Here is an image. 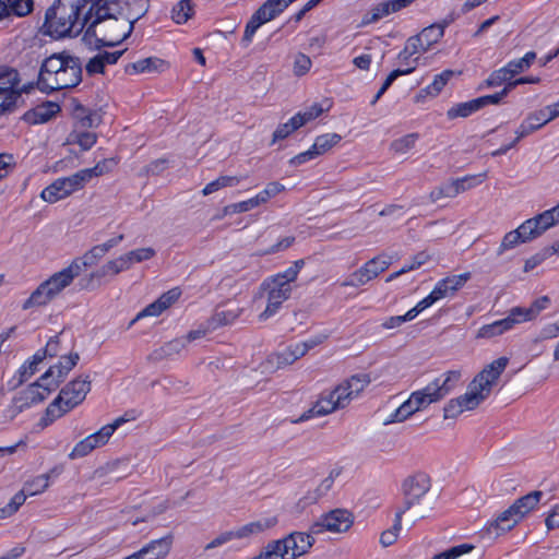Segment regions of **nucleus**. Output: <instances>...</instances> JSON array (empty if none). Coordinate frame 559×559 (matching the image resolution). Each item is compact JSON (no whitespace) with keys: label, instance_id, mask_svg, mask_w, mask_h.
I'll list each match as a JSON object with an SVG mask.
<instances>
[{"label":"nucleus","instance_id":"obj_22","mask_svg":"<svg viewBox=\"0 0 559 559\" xmlns=\"http://www.w3.org/2000/svg\"><path fill=\"white\" fill-rule=\"evenodd\" d=\"M516 324H519V320L515 318L512 309H510L506 318L480 326L477 331L476 337L487 340L492 338L511 331Z\"/></svg>","mask_w":559,"mask_h":559},{"label":"nucleus","instance_id":"obj_49","mask_svg":"<svg viewBox=\"0 0 559 559\" xmlns=\"http://www.w3.org/2000/svg\"><path fill=\"white\" fill-rule=\"evenodd\" d=\"M418 139V133H408L394 140L391 143V148L397 154H405L415 146Z\"/></svg>","mask_w":559,"mask_h":559},{"label":"nucleus","instance_id":"obj_3","mask_svg":"<svg viewBox=\"0 0 559 559\" xmlns=\"http://www.w3.org/2000/svg\"><path fill=\"white\" fill-rule=\"evenodd\" d=\"M108 7V0H90V7L84 12V21L87 22L86 34L96 35L99 32L103 34V37L97 39L100 46L115 47L131 35L133 26L119 14L102 16L100 9L107 11Z\"/></svg>","mask_w":559,"mask_h":559},{"label":"nucleus","instance_id":"obj_60","mask_svg":"<svg viewBox=\"0 0 559 559\" xmlns=\"http://www.w3.org/2000/svg\"><path fill=\"white\" fill-rule=\"evenodd\" d=\"M312 61L307 55L299 52L294 60V73L297 76H302L311 69Z\"/></svg>","mask_w":559,"mask_h":559},{"label":"nucleus","instance_id":"obj_26","mask_svg":"<svg viewBox=\"0 0 559 559\" xmlns=\"http://www.w3.org/2000/svg\"><path fill=\"white\" fill-rule=\"evenodd\" d=\"M108 441L105 439V437L102 435V432L98 430L83 440L79 441L72 451L69 453V459L75 460L80 457H84L87 454H90L94 449L102 447L106 444Z\"/></svg>","mask_w":559,"mask_h":559},{"label":"nucleus","instance_id":"obj_54","mask_svg":"<svg viewBox=\"0 0 559 559\" xmlns=\"http://www.w3.org/2000/svg\"><path fill=\"white\" fill-rule=\"evenodd\" d=\"M111 162L112 160L103 159V160L98 162L92 168H85V169L79 170L84 183L86 185L87 182H90L92 180V178L99 177V176L108 173L110 170V168L108 167V164Z\"/></svg>","mask_w":559,"mask_h":559},{"label":"nucleus","instance_id":"obj_38","mask_svg":"<svg viewBox=\"0 0 559 559\" xmlns=\"http://www.w3.org/2000/svg\"><path fill=\"white\" fill-rule=\"evenodd\" d=\"M53 297L47 290L43 283L31 294V296L23 302L22 309L27 310L35 307L48 305Z\"/></svg>","mask_w":559,"mask_h":559},{"label":"nucleus","instance_id":"obj_59","mask_svg":"<svg viewBox=\"0 0 559 559\" xmlns=\"http://www.w3.org/2000/svg\"><path fill=\"white\" fill-rule=\"evenodd\" d=\"M402 50L404 58L407 59L406 55H411L412 57H414L415 55H418L420 52H427L428 48H425V44L420 40L418 35H415L411 36L406 40L405 46Z\"/></svg>","mask_w":559,"mask_h":559},{"label":"nucleus","instance_id":"obj_8","mask_svg":"<svg viewBox=\"0 0 559 559\" xmlns=\"http://www.w3.org/2000/svg\"><path fill=\"white\" fill-rule=\"evenodd\" d=\"M261 290L266 293V307L260 314V320H267L278 312L282 305L290 297L293 288L292 285L280 283L269 276L262 282Z\"/></svg>","mask_w":559,"mask_h":559},{"label":"nucleus","instance_id":"obj_34","mask_svg":"<svg viewBox=\"0 0 559 559\" xmlns=\"http://www.w3.org/2000/svg\"><path fill=\"white\" fill-rule=\"evenodd\" d=\"M275 523H276L275 519H266V520L250 522V523L239 527L238 530H235L234 531L235 537H236V539H240V538L249 537L251 535L260 534V533L264 532L265 530L272 527Z\"/></svg>","mask_w":559,"mask_h":559},{"label":"nucleus","instance_id":"obj_9","mask_svg":"<svg viewBox=\"0 0 559 559\" xmlns=\"http://www.w3.org/2000/svg\"><path fill=\"white\" fill-rule=\"evenodd\" d=\"M84 187L85 183L80 173L76 171L71 176L57 178L40 192V198L52 204L82 190Z\"/></svg>","mask_w":559,"mask_h":559},{"label":"nucleus","instance_id":"obj_55","mask_svg":"<svg viewBox=\"0 0 559 559\" xmlns=\"http://www.w3.org/2000/svg\"><path fill=\"white\" fill-rule=\"evenodd\" d=\"M285 190V186L278 181L269 182L263 190L255 194V198L259 200V204H265L272 198L276 197L281 192Z\"/></svg>","mask_w":559,"mask_h":559},{"label":"nucleus","instance_id":"obj_20","mask_svg":"<svg viewBox=\"0 0 559 559\" xmlns=\"http://www.w3.org/2000/svg\"><path fill=\"white\" fill-rule=\"evenodd\" d=\"M469 277L471 274L466 272L459 275L441 278L436 283L433 289L430 292V295L433 297L436 302L452 296L456 290L464 286Z\"/></svg>","mask_w":559,"mask_h":559},{"label":"nucleus","instance_id":"obj_25","mask_svg":"<svg viewBox=\"0 0 559 559\" xmlns=\"http://www.w3.org/2000/svg\"><path fill=\"white\" fill-rule=\"evenodd\" d=\"M73 270L76 271L75 266L68 265L43 282L53 299L78 277Z\"/></svg>","mask_w":559,"mask_h":559},{"label":"nucleus","instance_id":"obj_2","mask_svg":"<svg viewBox=\"0 0 559 559\" xmlns=\"http://www.w3.org/2000/svg\"><path fill=\"white\" fill-rule=\"evenodd\" d=\"M370 381V376L367 373L352 376L333 390L322 392L312 407L304 412L293 423H305L314 417L325 416L336 409L346 407L354 399L358 397Z\"/></svg>","mask_w":559,"mask_h":559},{"label":"nucleus","instance_id":"obj_31","mask_svg":"<svg viewBox=\"0 0 559 559\" xmlns=\"http://www.w3.org/2000/svg\"><path fill=\"white\" fill-rule=\"evenodd\" d=\"M103 249L100 247L94 246L88 251H86L82 257L75 258L69 264L70 266H75L76 271L73 270L79 276L83 270L91 267L98 263V261L104 257Z\"/></svg>","mask_w":559,"mask_h":559},{"label":"nucleus","instance_id":"obj_61","mask_svg":"<svg viewBox=\"0 0 559 559\" xmlns=\"http://www.w3.org/2000/svg\"><path fill=\"white\" fill-rule=\"evenodd\" d=\"M165 311L162 304L158 299L147 305L143 310H141L136 317L132 320L131 324L136 322L138 320L144 318V317H158Z\"/></svg>","mask_w":559,"mask_h":559},{"label":"nucleus","instance_id":"obj_1","mask_svg":"<svg viewBox=\"0 0 559 559\" xmlns=\"http://www.w3.org/2000/svg\"><path fill=\"white\" fill-rule=\"evenodd\" d=\"M83 67L79 57L68 51L47 57L39 69L37 88L46 94L73 88L82 82Z\"/></svg>","mask_w":559,"mask_h":559},{"label":"nucleus","instance_id":"obj_51","mask_svg":"<svg viewBox=\"0 0 559 559\" xmlns=\"http://www.w3.org/2000/svg\"><path fill=\"white\" fill-rule=\"evenodd\" d=\"M155 254H156L155 249H153L151 247H146V248H139V249L131 250V251L124 253L123 255L127 259V262L131 267L134 263H141L143 261L151 260Z\"/></svg>","mask_w":559,"mask_h":559},{"label":"nucleus","instance_id":"obj_29","mask_svg":"<svg viewBox=\"0 0 559 559\" xmlns=\"http://www.w3.org/2000/svg\"><path fill=\"white\" fill-rule=\"evenodd\" d=\"M549 121L546 118L544 111L540 109L535 110L527 115V117L521 122V124L515 130V134H518V139H523L530 135L531 133L539 130Z\"/></svg>","mask_w":559,"mask_h":559},{"label":"nucleus","instance_id":"obj_7","mask_svg":"<svg viewBox=\"0 0 559 559\" xmlns=\"http://www.w3.org/2000/svg\"><path fill=\"white\" fill-rule=\"evenodd\" d=\"M461 379V370H448L423 389L412 392L408 397L414 404L415 409L420 412L449 395L457 386Z\"/></svg>","mask_w":559,"mask_h":559},{"label":"nucleus","instance_id":"obj_28","mask_svg":"<svg viewBox=\"0 0 559 559\" xmlns=\"http://www.w3.org/2000/svg\"><path fill=\"white\" fill-rule=\"evenodd\" d=\"M165 61L158 57H147L138 61L128 63L124 67L127 74L134 75L141 73L160 72L165 67Z\"/></svg>","mask_w":559,"mask_h":559},{"label":"nucleus","instance_id":"obj_5","mask_svg":"<svg viewBox=\"0 0 559 559\" xmlns=\"http://www.w3.org/2000/svg\"><path fill=\"white\" fill-rule=\"evenodd\" d=\"M90 391L91 380L88 376L78 377L70 381L47 406L45 414L39 420V425L43 428L52 425L57 419L83 403Z\"/></svg>","mask_w":559,"mask_h":559},{"label":"nucleus","instance_id":"obj_39","mask_svg":"<svg viewBox=\"0 0 559 559\" xmlns=\"http://www.w3.org/2000/svg\"><path fill=\"white\" fill-rule=\"evenodd\" d=\"M479 109L480 108H479L477 98H474L468 102L459 103V104L452 106L448 110L447 116L449 119H455L459 117L466 118V117L473 115L474 112L478 111Z\"/></svg>","mask_w":559,"mask_h":559},{"label":"nucleus","instance_id":"obj_62","mask_svg":"<svg viewBox=\"0 0 559 559\" xmlns=\"http://www.w3.org/2000/svg\"><path fill=\"white\" fill-rule=\"evenodd\" d=\"M338 472L331 471L328 477L321 480L320 485L317 487L314 491V496L312 499L317 500L323 496H325L330 489L332 488L335 477L338 476Z\"/></svg>","mask_w":559,"mask_h":559},{"label":"nucleus","instance_id":"obj_14","mask_svg":"<svg viewBox=\"0 0 559 559\" xmlns=\"http://www.w3.org/2000/svg\"><path fill=\"white\" fill-rule=\"evenodd\" d=\"M539 236L540 234L531 217L524 221L516 229L511 230L504 235L497 250V254L501 255L506 251L515 248L520 243L527 242Z\"/></svg>","mask_w":559,"mask_h":559},{"label":"nucleus","instance_id":"obj_16","mask_svg":"<svg viewBox=\"0 0 559 559\" xmlns=\"http://www.w3.org/2000/svg\"><path fill=\"white\" fill-rule=\"evenodd\" d=\"M286 559H296L309 551L314 543L311 534L294 532L281 539Z\"/></svg>","mask_w":559,"mask_h":559},{"label":"nucleus","instance_id":"obj_48","mask_svg":"<svg viewBox=\"0 0 559 559\" xmlns=\"http://www.w3.org/2000/svg\"><path fill=\"white\" fill-rule=\"evenodd\" d=\"M281 539L269 543L263 549L250 559H286V555L282 550Z\"/></svg>","mask_w":559,"mask_h":559},{"label":"nucleus","instance_id":"obj_30","mask_svg":"<svg viewBox=\"0 0 559 559\" xmlns=\"http://www.w3.org/2000/svg\"><path fill=\"white\" fill-rule=\"evenodd\" d=\"M19 82L16 70L9 67H0V93L8 96L12 94L15 96V99H19L21 97V93L16 90Z\"/></svg>","mask_w":559,"mask_h":559},{"label":"nucleus","instance_id":"obj_57","mask_svg":"<svg viewBox=\"0 0 559 559\" xmlns=\"http://www.w3.org/2000/svg\"><path fill=\"white\" fill-rule=\"evenodd\" d=\"M457 193L455 192V189L453 187L452 181L444 182L440 185L439 187L431 190L429 198L431 202H437L440 199L443 198H455Z\"/></svg>","mask_w":559,"mask_h":559},{"label":"nucleus","instance_id":"obj_41","mask_svg":"<svg viewBox=\"0 0 559 559\" xmlns=\"http://www.w3.org/2000/svg\"><path fill=\"white\" fill-rule=\"evenodd\" d=\"M444 35V25H435L431 24L425 27L419 34L418 37L425 44V48L430 49V47L437 44Z\"/></svg>","mask_w":559,"mask_h":559},{"label":"nucleus","instance_id":"obj_52","mask_svg":"<svg viewBox=\"0 0 559 559\" xmlns=\"http://www.w3.org/2000/svg\"><path fill=\"white\" fill-rule=\"evenodd\" d=\"M474 549L475 546L473 544H461L435 555L431 559H457L463 555L469 554Z\"/></svg>","mask_w":559,"mask_h":559},{"label":"nucleus","instance_id":"obj_43","mask_svg":"<svg viewBox=\"0 0 559 559\" xmlns=\"http://www.w3.org/2000/svg\"><path fill=\"white\" fill-rule=\"evenodd\" d=\"M36 371L37 368L34 365H29L28 360H25L13 374V377L8 381V385L11 389H16L17 386L22 385Z\"/></svg>","mask_w":559,"mask_h":559},{"label":"nucleus","instance_id":"obj_47","mask_svg":"<svg viewBox=\"0 0 559 559\" xmlns=\"http://www.w3.org/2000/svg\"><path fill=\"white\" fill-rule=\"evenodd\" d=\"M49 486V475L41 474L26 481L23 486L24 492L28 496H36L44 492Z\"/></svg>","mask_w":559,"mask_h":559},{"label":"nucleus","instance_id":"obj_18","mask_svg":"<svg viewBox=\"0 0 559 559\" xmlns=\"http://www.w3.org/2000/svg\"><path fill=\"white\" fill-rule=\"evenodd\" d=\"M401 490L404 498L419 504L430 490V479L423 473L409 476L402 483Z\"/></svg>","mask_w":559,"mask_h":559},{"label":"nucleus","instance_id":"obj_4","mask_svg":"<svg viewBox=\"0 0 559 559\" xmlns=\"http://www.w3.org/2000/svg\"><path fill=\"white\" fill-rule=\"evenodd\" d=\"M90 5V0H55L46 11L44 27L46 34L55 38L78 36L87 22L82 11Z\"/></svg>","mask_w":559,"mask_h":559},{"label":"nucleus","instance_id":"obj_17","mask_svg":"<svg viewBox=\"0 0 559 559\" xmlns=\"http://www.w3.org/2000/svg\"><path fill=\"white\" fill-rule=\"evenodd\" d=\"M56 388L57 386H52V381H43L40 376L36 382L29 384L25 390L21 392L19 397L21 407H31L41 403Z\"/></svg>","mask_w":559,"mask_h":559},{"label":"nucleus","instance_id":"obj_36","mask_svg":"<svg viewBox=\"0 0 559 559\" xmlns=\"http://www.w3.org/2000/svg\"><path fill=\"white\" fill-rule=\"evenodd\" d=\"M536 59L534 51H527L522 58L513 59L507 62L503 67L509 76L513 79L515 75L527 70Z\"/></svg>","mask_w":559,"mask_h":559},{"label":"nucleus","instance_id":"obj_53","mask_svg":"<svg viewBox=\"0 0 559 559\" xmlns=\"http://www.w3.org/2000/svg\"><path fill=\"white\" fill-rule=\"evenodd\" d=\"M81 111L87 112V108L83 105H78L74 109V116L82 127L93 128L98 126L100 118L96 111L90 110L85 116H81Z\"/></svg>","mask_w":559,"mask_h":559},{"label":"nucleus","instance_id":"obj_19","mask_svg":"<svg viewBox=\"0 0 559 559\" xmlns=\"http://www.w3.org/2000/svg\"><path fill=\"white\" fill-rule=\"evenodd\" d=\"M80 356L78 353L61 356L58 364L49 367V369L41 374V380L52 381V386H58L68 373L76 366Z\"/></svg>","mask_w":559,"mask_h":559},{"label":"nucleus","instance_id":"obj_40","mask_svg":"<svg viewBox=\"0 0 559 559\" xmlns=\"http://www.w3.org/2000/svg\"><path fill=\"white\" fill-rule=\"evenodd\" d=\"M130 269V265L127 262V259L123 254L120 257L108 261L106 264L102 266V269L92 274V276H106V275H117L123 271H128Z\"/></svg>","mask_w":559,"mask_h":559},{"label":"nucleus","instance_id":"obj_32","mask_svg":"<svg viewBox=\"0 0 559 559\" xmlns=\"http://www.w3.org/2000/svg\"><path fill=\"white\" fill-rule=\"evenodd\" d=\"M532 219L539 234H544L549 228L559 224V203L556 206L535 215Z\"/></svg>","mask_w":559,"mask_h":559},{"label":"nucleus","instance_id":"obj_35","mask_svg":"<svg viewBox=\"0 0 559 559\" xmlns=\"http://www.w3.org/2000/svg\"><path fill=\"white\" fill-rule=\"evenodd\" d=\"M302 126L304 121L299 118V116L294 115L287 122L277 126V128L273 132L271 145L275 144L278 141L287 139L292 133H294Z\"/></svg>","mask_w":559,"mask_h":559},{"label":"nucleus","instance_id":"obj_45","mask_svg":"<svg viewBox=\"0 0 559 559\" xmlns=\"http://www.w3.org/2000/svg\"><path fill=\"white\" fill-rule=\"evenodd\" d=\"M508 80H511V78L509 76L504 67H501V68L492 71L488 75V78L479 84L478 90L500 87V86H503V84Z\"/></svg>","mask_w":559,"mask_h":559},{"label":"nucleus","instance_id":"obj_13","mask_svg":"<svg viewBox=\"0 0 559 559\" xmlns=\"http://www.w3.org/2000/svg\"><path fill=\"white\" fill-rule=\"evenodd\" d=\"M342 136L337 133H324L318 135L313 144L305 152H301L289 159L293 167L306 164L325 153L340 143Z\"/></svg>","mask_w":559,"mask_h":559},{"label":"nucleus","instance_id":"obj_64","mask_svg":"<svg viewBox=\"0 0 559 559\" xmlns=\"http://www.w3.org/2000/svg\"><path fill=\"white\" fill-rule=\"evenodd\" d=\"M96 141H97V136L93 132L84 131V132H79L75 135V142L79 144V146L83 151L91 150L95 145Z\"/></svg>","mask_w":559,"mask_h":559},{"label":"nucleus","instance_id":"obj_27","mask_svg":"<svg viewBox=\"0 0 559 559\" xmlns=\"http://www.w3.org/2000/svg\"><path fill=\"white\" fill-rule=\"evenodd\" d=\"M550 305V298L548 296H542L535 299L530 307H513L512 311L515 318L519 320V324L528 322L538 317V314L547 309Z\"/></svg>","mask_w":559,"mask_h":559},{"label":"nucleus","instance_id":"obj_42","mask_svg":"<svg viewBox=\"0 0 559 559\" xmlns=\"http://www.w3.org/2000/svg\"><path fill=\"white\" fill-rule=\"evenodd\" d=\"M194 13L191 0H180L171 10V19L177 24H185Z\"/></svg>","mask_w":559,"mask_h":559},{"label":"nucleus","instance_id":"obj_44","mask_svg":"<svg viewBox=\"0 0 559 559\" xmlns=\"http://www.w3.org/2000/svg\"><path fill=\"white\" fill-rule=\"evenodd\" d=\"M240 182V179L235 176H221L216 178L215 180L209 182L205 185V187L202 190L203 195L212 194L223 188L226 187H235Z\"/></svg>","mask_w":559,"mask_h":559},{"label":"nucleus","instance_id":"obj_33","mask_svg":"<svg viewBox=\"0 0 559 559\" xmlns=\"http://www.w3.org/2000/svg\"><path fill=\"white\" fill-rule=\"evenodd\" d=\"M241 310L228 309V310H215L213 316L207 320L209 329L216 330L221 326L229 325L234 323L240 316Z\"/></svg>","mask_w":559,"mask_h":559},{"label":"nucleus","instance_id":"obj_37","mask_svg":"<svg viewBox=\"0 0 559 559\" xmlns=\"http://www.w3.org/2000/svg\"><path fill=\"white\" fill-rule=\"evenodd\" d=\"M302 356H305V347L301 348L298 343L289 345L275 354L277 367L292 365Z\"/></svg>","mask_w":559,"mask_h":559},{"label":"nucleus","instance_id":"obj_6","mask_svg":"<svg viewBox=\"0 0 559 559\" xmlns=\"http://www.w3.org/2000/svg\"><path fill=\"white\" fill-rule=\"evenodd\" d=\"M509 364L507 357H499L487 365L468 384L467 391L457 399L466 411L475 409L484 400H486L492 389V385L500 378Z\"/></svg>","mask_w":559,"mask_h":559},{"label":"nucleus","instance_id":"obj_12","mask_svg":"<svg viewBox=\"0 0 559 559\" xmlns=\"http://www.w3.org/2000/svg\"><path fill=\"white\" fill-rule=\"evenodd\" d=\"M354 523L353 514L345 509H335L323 514L319 521L312 524L311 533L320 534L324 531L342 533L350 528Z\"/></svg>","mask_w":559,"mask_h":559},{"label":"nucleus","instance_id":"obj_21","mask_svg":"<svg viewBox=\"0 0 559 559\" xmlns=\"http://www.w3.org/2000/svg\"><path fill=\"white\" fill-rule=\"evenodd\" d=\"M544 492L540 490H534L525 496L518 498L507 510L516 523H519L525 515L534 511L539 504Z\"/></svg>","mask_w":559,"mask_h":559},{"label":"nucleus","instance_id":"obj_50","mask_svg":"<svg viewBox=\"0 0 559 559\" xmlns=\"http://www.w3.org/2000/svg\"><path fill=\"white\" fill-rule=\"evenodd\" d=\"M8 16L14 14L15 16H25L33 10V0H7Z\"/></svg>","mask_w":559,"mask_h":559},{"label":"nucleus","instance_id":"obj_46","mask_svg":"<svg viewBox=\"0 0 559 559\" xmlns=\"http://www.w3.org/2000/svg\"><path fill=\"white\" fill-rule=\"evenodd\" d=\"M452 70H444L441 73L435 75L433 81L427 85L423 91L430 96H437L447 85L449 80L453 76Z\"/></svg>","mask_w":559,"mask_h":559},{"label":"nucleus","instance_id":"obj_10","mask_svg":"<svg viewBox=\"0 0 559 559\" xmlns=\"http://www.w3.org/2000/svg\"><path fill=\"white\" fill-rule=\"evenodd\" d=\"M109 7L104 11L100 9L102 16L108 14H119L128 24L134 27V24L145 15L148 9V0H108Z\"/></svg>","mask_w":559,"mask_h":559},{"label":"nucleus","instance_id":"obj_63","mask_svg":"<svg viewBox=\"0 0 559 559\" xmlns=\"http://www.w3.org/2000/svg\"><path fill=\"white\" fill-rule=\"evenodd\" d=\"M465 411L466 409L464 408V406L462 405L460 400L456 397V399L450 400L445 404V406L443 408V416L445 419L456 418L459 415H461Z\"/></svg>","mask_w":559,"mask_h":559},{"label":"nucleus","instance_id":"obj_56","mask_svg":"<svg viewBox=\"0 0 559 559\" xmlns=\"http://www.w3.org/2000/svg\"><path fill=\"white\" fill-rule=\"evenodd\" d=\"M263 24H265L264 21H262L258 14L253 13L251 15L250 20L246 24L243 36L241 39V43L245 47L251 44L255 32Z\"/></svg>","mask_w":559,"mask_h":559},{"label":"nucleus","instance_id":"obj_24","mask_svg":"<svg viewBox=\"0 0 559 559\" xmlns=\"http://www.w3.org/2000/svg\"><path fill=\"white\" fill-rule=\"evenodd\" d=\"M58 103L46 100L40 105L27 110L22 119L28 124H40L49 121L60 111Z\"/></svg>","mask_w":559,"mask_h":559},{"label":"nucleus","instance_id":"obj_23","mask_svg":"<svg viewBox=\"0 0 559 559\" xmlns=\"http://www.w3.org/2000/svg\"><path fill=\"white\" fill-rule=\"evenodd\" d=\"M173 540L171 534L153 539L138 550V556L140 559H165L171 549Z\"/></svg>","mask_w":559,"mask_h":559},{"label":"nucleus","instance_id":"obj_58","mask_svg":"<svg viewBox=\"0 0 559 559\" xmlns=\"http://www.w3.org/2000/svg\"><path fill=\"white\" fill-rule=\"evenodd\" d=\"M27 497H28V495L26 492H24V490L22 489L11 498V500L9 501V503L7 506H4L3 508H0L1 511L3 512L5 519L13 515L20 509V507L25 502Z\"/></svg>","mask_w":559,"mask_h":559},{"label":"nucleus","instance_id":"obj_11","mask_svg":"<svg viewBox=\"0 0 559 559\" xmlns=\"http://www.w3.org/2000/svg\"><path fill=\"white\" fill-rule=\"evenodd\" d=\"M391 262L385 257H376L367 261L362 266L353 272L342 282L343 287H360L383 273Z\"/></svg>","mask_w":559,"mask_h":559},{"label":"nucleus","instance_id":"obj_15","mask_svg":"<svg viewBox=\"0 0 559 559\" xmlns=\"http://www.w3.org/2000/svg\"><path fill=\"white\" fill-rule=\"evenodd\" d=\"M516 524V520L508 513V510H504L495 520L487 522L478 534L483 540L492 543L510 532Z\"/></svg>","mask_w":559,"mask_h":559}]
</instances>
